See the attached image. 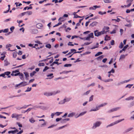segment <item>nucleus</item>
<instances>
[{"label":"nucleus","mask_w":134,"mask_h":134,"mask_svg":"<svg viewBox=\"0 0 134 134\" xmlns=\"http://www.w3.org/2000/svg\"><path fill=\"white\" fill-rule=\"evenodd\" d=\"M116 32V30L115 29L113 30L111 32H110V34H115Z\"/></svg>","instance_id":"obj_39"},{"label":"nucleus","mask_w":134,"mask_h":134,"mask_svg":"<svg viewBox=\"0 0 134 134\" xmlns=\"http://www.w3.org/2000/svg\"><path fill=\"white\" fill-rule=\"evenodd\" d=\"M5 75H6L8 76L10 74V72L9 71H7L4 72Z\"/></svg>","instance_id":"obj_36"},{"label":"nucleus","mask_w":134,"mask_h":134,"mask_svg":"<svg viewBox=\"0 0 134 134\" xmlns=\"http://www.w3.org/2000/svg\"><path fill=\"white\" fill-rule=\"evenodd\" d=\"M20 115L16 114H13L12 115V118H16L17 119H18V117Z\"/></svg>","instance_id":"obj_13"},{"label":"nucleus","mask_w":134,"mask_h":134,"mask_svg":"<svg viewBox=\"0 0 134 134\" xmlns=\"http://www.w3.org/2000/svg\"><path fill=\"white\" fill-rule=\"evenodd\" d=\"M98 24V22L96 21H94L90 25V26L93 27L96 26Z\"/></svg>","instance_id":"obj_10"},{"label":"nucleus","mask_w":134,"mask_h":134,"mask_svg":"<svg viewBox=\"0 0 134 134\" xmlns=\"http://www.w3.org/2000/svg\"><path fill=\"white\" fill-rule=\"evenodd\" d=\"M43 26L42 25L41 23H38L36 25V27L38 29H40Z\"/></svg>","instance_id":"obj_16"},{"label":"nucleus","mask_w":134,"mask_h":134,"mask_svg":"<svg viewBox=\"0 0 134 134\" xmlns=\"http://www.w3.org/2000/svg\"><path fill=\"white\" fill-rule=\"evenodd\" d=\"M21 84H20V83L19 84H17V85H16L15 86V87H21Z\"/></svg>","instance_id":"obj_60"},{"label":"nucleus","mask_w":134,"mask_h":134,"mask_svg":"<svg viewBox=\"0 0 134 134\" xmlns=\"http://www.w3.org/2000/svg\"><path fill=\"white\" fill-rule=\"evenodd\" d=\"M43 46L41 45H39L38 44H35V46L33 47L36 48V49H39L40 48H42L43 47Z\"/></svg>","instance_id":"obj_5"},{"label":"nucleus","mask_w":134,"mask_h":134,"mask_svg":"<svg viewBox=\"0 0 134 134\" xmlns=\"http://www.w3.org/2000/svg\"><path fill=\"white\" fill-rule=\"evenodd\" d=\"M72 43L71 42H69L68 43V46H73L74 44H71V43Z\"/></svg>","instance_id":"obj_62"},{"label":"nucleus","mask_w":134,"mask_h":134,"mask_svg":"<svg viewBox=\"0 0 134 134\" xmlns=\"http://www.w3.org/2000/svg\"><path fill=\"white\" fill-rule=\"evenodd\" d=\"M19 76H20V78L21 79L23 78V74L22 73L20 72V74Z\"/></svg>","instance_id":"obj_35"},{"label":"nucleus","mask_w":134,"mask_h":134,"mask_svg":"<svg viewBox=\"0 0 134 134\" xmlns=\"http://www.w3.org/2000/svg\"><path fill=\"white\" fill-rule=\"evenodd\" d=\"M32 123H33L35 121L34 119L33 118H31L29 120Z\"/></svg>","instance_id":"obj_27"},{"label":"nucleus","mask_w":134,"mask_h":134,"mask_svg":"<svg viewBox=\"0 0 134 134\" xmlns=\"http://www.w3.org/2000/svg\"><path fill=\"white\" fill-rule=\"evenodd\" d=\"M90 38H93L94 37L93 34V33H91L88 36Z\"/></svg>","instance_id":"obj_21"},{"label":"nucleus","mask_w":134,"mask_h":134,"mask_svg":"<svg viewBox=\"0 0 134 134\" xmlns=\"http://www.w3.org/2000/svg\"><path fill=\"white\" fill-rule=\"evenodd\" d=\"M19 70H16L14 71H13V73H16L19 72Z\"/></svg>","instance_id":"obj_61"},{"label":"nucleus","mask_w":134,"mask_h":134,"mask_svg":"<svg viewBox=\"0 0 134 134\" xmlns=\"http://www.w3.org/2000/svg\"><path fill=\"white\" fill-rule=\"evenodd\" d=\"M17 55L16 53V52H14L13 53V56L14 58H15Z\"/></svg>","instance_id":"obj_43"},{"label":"nucleus","mask_w":134,"mask_h":134,"mask_svg":"<svg viewBox=\"0 0 134 134\" xmlns=\"http://www.w3.org/2000/svg\"><path fill=\"white\" fill-rule=\"evenodd\" d=\"M134 98V97H132V96H130L129 97L127 98H126V100H130L131 99H133Z\"/></svg>","instance_id":"obj_24"},{"label":"nucleus","mask_w":134,"mask_h":134,"mask_svg":"<svg viewBox=\"0 0 134 134\" xmlns=\"http://www.w3.org/2000/svg\"><path fill=\"white\" fill-rule=\"evenodd\" d=\"M26 13L28 15H31L32 14V12L31 11H27L26 12Z\"/></svg>","instance_id":"obj_37"},{"label":"nucleus","mask_w":134,"mask_h":134,"mask_svg":"<svg viewBox=\"0 0 134 134\" xmlns=\"http://www.w3.org/2000/svg\"><path fill=\"white\" fill-rule=\"evenodd\" d=\"M102 54V52H99L97 53L95 55V57L97 56Z\"/></svg>","instance_id":"obj_33"},{"label":"nucleus","mask_w":134,"mask_h":134,"mask_svg":"<svg viewBox=\"0 0 134 134\" xmlns=\"http://www.w3.org/2000/svg\"><path fill=\"white\" fill-rule=\"evenodd\" d=\"M46 46L47 48H51V46L50 44H47L46 45Z\"/></svg>","instance_id":"obj_32"},{"label":"nucleus","mask_w":134,"mask_h":134,"mask_svg":"<svg viewBox=\"0 0 134 134\" xmlns=\"http://www.w3.org/2000/svg\"><path fill=\"white\" fill-rule=\"evenodd\" d=\"M36 73L35 72H34L32 73H31L30 74V76H32L33 75H34Z\"/></svg>","instance_id":"obj_57"},{"label":"nucleus","mask_w":134,"mask_h":134,"mask_svg":"<svg viewBox=\"0 0 134 134\" xmlns=\"http://www.w3.org/2000/svg\"><path fill=\"white\" fill-rule=\"evenodd\" d=\"M127 54H126L125 55L124 54L121 55L120 57V59H122L124 58H125V56H127Z\"/></svg>","instance_id":"obj_19"},{"label":"nucleus","mask_w":134,"mask_h":134,"mask_svg":"<svg viewBox=\"0 0 134 134\" xmlns=\"http://www.w3.org/2000/svg\"><path fill=\"white\" fill-rule=\"evenodd\" d=\"M129 47V45L128 44L125 46L122 49V50L125 51L126 49Z\"/></svg>","instance_id":"obj_30"},{"label":"nucleus","mask_w":134,"mask_h":134,"mask_svg":"<svg viewBox=\"0 0 134 134\" xmlns=\"http://www.w3.org/2000/svg\"><path fill=\"white\" fill-rule=\"evenodd\" d=\"M62 24V23L61 22H59V23H58V24H56L54 26H53V27H57L60 25H61V24Z\"/></svg>","instance_id":"obj_45"},{"label":"nucleus","mask_w":134,"mask_h":134,"mask_svg":"<svg viewBox=\"0 0 134 134\" xmlns=\"http://www.w3.org/2000/svg\"><path fill=\"white\" fill-rule=\"evenodd\" d=\"M5 53H3L1 54V55H3V56L1 57L0 58V59L1 60H4V58L5 57Z\"/></svg>","instance_id":"obj_14"},{"label":"nucleus","mask_w":134,"mask_h":134,"mask_svg":"<svg viewBox=\"0 0 134 134\" xmlns=\"http://www.w3.org/2000/svg\"><path fill=\"white\" fill-rule=\"evenodd\" d=\"M84 39L88 41H90V38L88 36L87 37L85 38Z\"/></svg>","instance_id":"obj_47"},{"label":"nucleus","mask_w":134,"mask_h":134,"mask_svg":"<svg viewBox=\"0 0 134 134\" xmlns=\"http://www.w3.org/2000/svg\"><path fill=\"white\" fill-rule=\"evenodd\" d=\"M133 85H128L126 86V87H128L129 88H130Z\"/></svg>","instance_id":"obj_50"},{"label":"nucleus","mask_w":134,"mask_h":134,"mask_svg":"<svg viewBox=\"0 0 134 134\" xmlns=\"http://www.w3.org/2000/svg\"><path fill=\"white\" fill-rule=\"evenodd\" d=\"M64 20H64L63 17H60L58 19L59 21H60L61 22L63 21Z\"/></svg>","instance_id":"obj_22"},{"label":"nucleus","mask_w":134,"mask_h":134,"mask_svg":"<svg viewBox=\"0 0 134 134\" xmlns=\"http://www.w3.org/2000/svg\"><path fill=\"white\" fill-rule=\"evenodd\" d=\"M98 13L101 15H103L105 14L106 13V12H103L101 11H99L98 12Z\"/></svg>","instance_id":"obj_34"},{"label":"nucleus","mask_w":134,"mask_h":134,"mask_svg":"<svg viewBox=\"0 0 134 134\" xmlns=\"http://www.w3.org/2000/svg\"><path fill=\"white\" fill-rule=\"evenodd\" d=\"M124 120V119H123L121 120H119L117 121H116L115 122H114L112 123L111 124H110V125L108 126H107V127L112 126L113 125H114L115 124L118 123L120 122V121H122Z\"/></svg>","instance_id":"obj_7"},{"label":"nucleus","mask_w":134,"mask_h":134,"mask_svg":"<svg viewBox=\"0 0 134 134\" xmlns=\"http://www.w3.org/2000/svg\"><path fill=\"white\" fill-rule=\"evenodd\" d=\"M18 132V130L17 129H16V130H15L14 131H9L8 132V133H12L14 134L16 133V132Z\"/></svg>","instance_id":"obj_12"},{"label":"nucleus","mask_w":134,"mask_h":134,"mask_svg":"<svg viewBox=\"0 0 134 134\" xmlns=\"http://www.w3.org/2000/svg\"><path fill=\"white\" fill-rule=\"evenodd\" d=\"M71 66V65L70 64H66L64 65V67H70Z\"/></svg>","instance_id":"obj_38"},{"label":"nucleus","mask_w":134,"mask_h":134,"mask_svg":"<svg viewBox=\"0 0 134 134\" xmlns=\"http://www.w3.org/2000/svg\"><path fill=\"white\" fill-rule=\"evenodd\" d=\"M100 7V6L94 5L93 7H90L89 9L90 10H95L97 8H99Z\"/></svg>","instance_id":"obj_9"},{"label":"nucleus","mask_w":134,"mask_h":134,"mask_svg":"<svg viewBox=\"0 0 134 134\" xmlns=\"http://www.w3.org/2000/svg\"><path fill=\"white\" fill-rule=\"evenodd\" d=\"M27 82H22L20 83L21 86H26L28 84Z\"/></svg>","instance_id":"obj_15"},{"label":"nucleus","mask_w":134,"mask_h":134,"mask_svg":"<svg viewBox=\"0 0 134 134\" xmlns=\"http://www.w3.org/2000/svg\"><path fill=\"white\" fill-rule=\"evenodd\" d=\"M67 100L66 101H69L70 100V99H68V98H67V99H64L60 102V103H59L60 104H64V103L66 101H65V100Z\"/></svg>","instance_id":"obj_17"},{"label":"nucleus","mask_w":134,"mask_h":134,"mask_svg":"<svg viewBox=\"0 0 134 134\" xmlns=\"http://www.w3.org/2000/svg\"><path fill=\"white\" fill-rule=\"evenodd\" d=\"M101 122H97L94 124V126L93 127V129L97 127H98L101 124Z\"/></svg>","instance_id":"obj_8"},{"label":"nucleus","mask_w":134,"mask_h":134,"mask_svg":"<svg viewBox=\"0 0 134 134\" xmlns=\"http://www.w3.org/2000/svg\"><path fill=\"white\" fill-rule=\"evenodd\" d=\"M94 35L96 36H99L101 35L104 34L103 33L102 31L99 32L98 30H96L94 31Z\"/></svg>","instance_id":"obj_1"},{"label":"nucleus","mask_w":134,"mask_h":134,"mask_svg":"<svg viewBox=\"0 0 134 134\" xmlns=\"http://www.w3.org/2000/svg\"><path fill=\"white\" fill-rule=\"evenodd\" d=\"M32 8V7H25L24 9V10H26L27 9V10H29L30 9H31Z\"/></svg>","instance_id":"obj_25"},{"label":"nucleus","mask_w":134,"mask_h":134,"mask_svg":"<svg viewBox=\"0 0 134 134\" xmlns=\"http://www.w3.org/2000/svg\"><path fill=\"white\" fill-rule=\"evenodd\" d=\"M38 32V30L36 29H34L32 30V33L33 34H37Z\"/></svg>","instance_id":"obj_20"},{"label":"nucleus","mask_w":134,"mask_h":134,"mask_svg":"<svg viewBox=\"0 0 134 134\" xmlns=\"http://www.w3.org/2000/svg\"><path fill=\"white\" fill-rule=\"evenodd\" d=\"M9 29H5L4 30H3V32H7L8 31Z\"/></svg>","instance_id":"obj_46"},{"label":"nucleus","mask_w":134,"mask_h":134,"mask_svg":"<svg viewBox=\"0 0 134 134\" xmlns=\"http://www.w3.org/2000/svg\"><path fill=\"white\" fill-rule=\"evenodd\" d=\"M132 129V128H130L127 129L126 131V132H127L131 130Z\"/></svg>","instance_id":"obj_64"},{"label":"nucleus","mask_w":134,"mask_h":134,"mask_svg":"<svg viewBox=\"0 0 134 134\" xmlns=\"http://www.w3.org/2000/svg\"><path fill=\"white\" fill-rule=\"evenodd\" d=\"M90 22V21H88L85 24V26H88Z\"/></svg>","instance_id":"obj_63"},{"label":"nucleus","mask_w":134,"mask_h":134,"mask_svg":"<svg viewBox=\"0 0 134 134\" xmlns=\"http://www.w3.org/2000/svg\"><path fill=\"white\" fill-rule=\"evenodd\" d=\"M131 80V79H129V80L125 81H124L123 82L121 83L122 84V83H126V82H128L129 81H130Z\"/></svg>","instance_id":"obj_56"},{"label":"nucleus","mask_w":134,"mask_h":134,"mask_svg":"<svg viewBox=\"0 0 134 134\" xmlns=\"http://www.w3.org/2000/svg\"><path fill=\"white\" fill-rule=\"evenodd\" d=\"M79 37V36H76V35L73 36L72 37L71 39H73L75 38H78Z\"/></svg>","instance_id":"obj_52"},{"label":"nucleus","mask_w":134,"mask_h":134,"mask_svg":"<svg viewBox=\"0 0 134 134\" xmlns=\"http://www.w3.org/2000/svg\"><path fill=\"white\" fill-rule=\"evenodd\" d=\"M12 45L10 44H8L6 46V48H8L9 47H11Z\"/></svg>","instance_id":"obj_44"},{"label":"nucleus","mask_w":134,"mask_h":134,"mask_svg":"<svg viewBox=\"0 0 134 134\" xmlns=\"http://www.w3.org/2000/svg\"><path fill=\"white\" fill-rule=\"evenodd\" d=\"M110 36H108L107 35L105 37V40L107 41L108 40H110Z\"/></svg>","instance_id":"obj_18"},{"label":"nucleus","mask_w":134,"mask_h":134,"mask_svg":"<svg viewBox=\"0 0 134 134\" xmlns=\"http://www.w3.org/2000/svg\"><path fill=\"white\" fill-rule=\"evenodd\" d=\"M22 53H23L22 51H19V52L18 53V54L19 55H21L22 54Z\"/></svg>","instance_id":"obj_54"},{"label":"nucleus","mask_w":134,"mask_h":134,"mask_svg":"<svg viewBox=\"0 0 134 134\" xmlns=\"http://www.w3.org/2000/svg\"><path fill=\"white\" fill-rule=\"evenodd\" d=\"M35 42L37 43L39 45L42 46V43L38 41H35Z\"/></svg>","instance_id":"obj_23"},{"label":"nucleus","mask_w":134,"mask_h":134,"mask_svg":"<svg viewBox=\"0 0 134 134\" xmlns=\"http://www.w3.org/2000/svg\"><path fill=\"white\" fill-rule=\"evenodd\" d=\"M109 29V27L108 26H104L103 28L102 32H103V34L106 33L108 31V30Z\"/></svg>","instance_id":"obj_4"},{"label":"nucleus","mask_w":134,"mask_h":134,"mask_svg":"<svg viewBox=\"0 0 134 134\" xmlns=\"http://www.w3.org/2000/svg\"><path fill=\"white\" fill-rule=\"evenodd\" d=\"M31 87L29 88V87H28L27 88V90H26V91H25V92H27L30 91H31Z\"/></svg>","instance_id":"obj_31"},{"label":"nucleus","mask_w":134,"mask_h":134,"mask_svg":"<svg viewBox=\"0 0 134 134\" xmlns=\"http://www.w3.org/2000/svg\"><path fill=\"white\" fill-rule=\"evenodd\" d=\"M133 0H128L127 1V3H128L129 4L127 5H125L124 6L121 5V7L123 8H126V7H129L130 6L131 4V2L133 1Z\"/></svg>","instance_id":"obj_2"},{"label":"nucleus","mask_w":134,"mask_h":134,"mask_svg":"<svg viewBox=\"0 0 134 134\" xmlns=\"http://www.w3.org/2000/svg\"><path fill=\"white\" fill-rule=\"evenodd\" d=\"M15 4L16 5V7L20 6L22 5V4L21 3H18L16 2Z\"/></svg>","instance_id":"obj_28"},{"label":"nucleus","mask_w":134,"mask_h":134,"mask_svg":"<svg viewBox=\"0 0 134 134\" xmlns=\"http://www.w3.org/2000/svg\"><path fill=\"white\" fill-rule=\"evenodd\" d=\"M107 103H104L103 104H102L101 105H100L99 106L97 107L96 108V109H93V110H91V111H96L98 110L99 109V108L101 107H103V106H104V105H106V104H107Z\"/></svg>","instance_id":"obj_6"},{"label":"nucleus","mask_w":134,"mask_h":134,"mask_svg":"<svg viewBox=\"0 0 134 134\" xmlns=\"http://www.w3.org/2000/svg\"><path fill=\"white\" fill-rule=\"evenodd\" d=\"M114 72H115L114 70L113 69H111V70L108 73H114Z\"/></svg>","instance_id":"obj_51"},{"label":"nucleus","mask_w":134,"mask_h":134,"mask_svg":"<svg viewBox=\"0 0 134 134\" xmlns=\"http://www.w3.org/2000/svg\"><path fill=\"white\" fill-rule=\"evenodd\" d=\"M104 1L105 3H109L111 2L110 0H104Z\"/></svg>","instance_id":"obj_49"},{"label":"nucleus","mask_w":134,"mask_h":134,"mask_svg":"<svg viewBox=\"0 0 134 134\" xmlns=\"http://www.w3.org/2000/svg\"><path fill=\"white\" fill-rule=\"evenodd\" d=\"M75 114L73 113H71L69 114L68 115V116L69 117H72Z\"/></svg>","instance_id":"obj_29"},{"label":"nucleus","mask_w":134,"mask_h":134,"mask_svg":"<svg viewBox=\"0 0 134 134\" xmlns=\"http://www.w3.org/2000/svg\"><path fill=\"white\" fill-rule=\"evenodd\" d=\"M14 29V26H12V27L10 29V30L12 31L13 32Z\"/></svg>","instance_id":"obj_59"},{"label":"nucleus","mask_w":134,"mask_h":134,"mask_svg":"<svg viewBox=\"0 0 134 134\" xmlns=\"http://www.w3.org/2000/svg\"><path fill=\"white\" fill-rule=\"evenodd\" d=\"M58 92H46L44 93V95L47 96H51L55 94Z\"/></svg>","instance_id":"obj_3"},{"label":"nucleus","mask_w":134,"mask_h":134,"mask_svg":"<svg viewBox=\"0 0 134 134\" xmlns=\"http://www.w3.org/2000/svg\"><path fill=\"white\" fill-rule=\"evenodd\" d=\"M110 43L112 45H114L115 43L114 41L113 40H112L111 42Z\"/></svg>","instance_id":"obj_55"},{"label":"nucleus","mask_w":134,"mask_h":134,"mask_svg":"<svg viewBox=\"0 0 134 134\" xmlns=\"http://www.w3.org/2000/svg\"><path fill=\"white\" fill-rule=\"evenodd\" d=\"M120 109V108L119 107H117L116 108H113L111 109V110H110L109 111V112L110 113L113 112L114 111H116L118 110L119 109Z\"/></svg>","instance_id":"obj_11"},{"label":"nucleus","mask_w":134,"mask_h":134,"mask_svg":"<svg viewBox=\"0 0 134 134\" xmlns=\"http://www.w3.org/2000/svg\"><path fill=\"white\" fill-rule=\"evenodd\" d=\"M49 69V68L47 66H46L45 67L44 69L43 70V71L45 72L47 70Z\"/></svg>","instance_id":"obj_48"},{"label":"nucleus","mask_w":134,"mask_h":134,"mask_svg":"<svg viewBox=\"0 0 134 134\" xmlns=\"http://www.w3.org/2000/svg\"><path fill=\"white\" fill-rule=\"evenodd\" d=\"M123 46L124 44H123L121 42L120 44V45L119 46V47L120 48H121L123 47Z\"/></svg>","instance_id":"obj_42"},{"label":"nucleus","mask_w":134,"mask_h":134,"mask_svg":"<svg viewBox=\"0 0 134 134\" xmlns=\"http://www.w3.org/2000/svg\"><path fill=\"white\" fill-rule=\"evenodd\" d=\"M5 76V75L4 73L0 74V77L2 76L3 77H4V78H5L6 77V76Z\"/></svg>","instance_id":"obj_53"},{"label":"nucleus","mask_w":134,"mask_h":134,"mask_svg":"<svg viewBox=\"0 0 134 134\" xmlns=\"http://www.w3.org/2000/svg\"><path fill=\"white\" fill-rule=\"evenodd\" d=\"M44 63H40L38 64V65L40 66H43L44 65Z\"/></svg>","instance_id":"obj_40"},{"label":"nucleus","mask_w":134,"mask_h":134,"mask_svg":"<svg viewBox=\"0 0 134 134\" xmlns=\"http://www.w3.org/2000/svg\"><path fill=\"white\" fill-rule=\"evenodd\" d=\"M103 58V56L102 55L98 57V58L99 59H101Z\"/></svg>","instance_id":"obj_58"},{"label":"nucleus","mask_w":134,"mask_h":134,"mask_svg":"<svg viewBox=\"0 0 134 134\" xmlns=\"http://www.w3.org/2000/svg\"><path fill=\"white\" fill-rule=\"evenodd\" d=\"M16 124H17L19 127H22V125L21 124L20 122H17L16 123Z\"/></svg>","instance_id":"obj_41"},{"label":"nucleus","mask_w":134,"mask_h":134,"mask_svg":"<svg viewBox=\"0 0 134 134\" xmlns=\"http://www.w3.org/2000/svg\"><path fill=\"white\" fill-rule=\"evenodd\" d=\"M99 43H97L96 46H94L93 47L91 48V49H93L98 47V46Z\"/></svg>","instance_id":"obj_26"}]
</instances>
